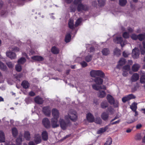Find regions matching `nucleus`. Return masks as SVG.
I'll return each instance as SVG.
<instances>
[{"label": "nucleus", "instance_id": "obj_10", "mask_svg": "<svg viewBox=\"0 0 145 145\" xmlns=\"http://www.w3.org/2000/svg\"><path fill=\"white\" fill-rule=\"evenodd\" d=\"M135 97L133 94H130L127 95L122 98V101L123 103H125L127 101L130 99H134Z\"/></svg>", "mask_w": 145, "mask_h": 145}, {"label": "nucleus", "instance_id": "obj_56", "mask_svg": "<svg viewBox=\"0 0 145 145\" xmlns=\"http://www.w3.org/2000/svg\"><path fill=\"white\" fill-rule=\"evenodd\" d=\"M127 30L128 31L129 33L132 32L133 31V29L130 27L127 28Z\"/></svg>", "mask_w": 145, "mask_h": 145}, {"label": "nucleus", "instance_id": "obj_38", "mask_svg": "<svg viewBox=\"0 0 145 145\" xmlns=\"http://www.w3.org/2000/svg\"><path fill=\"white\" fill-rule=\"evenodd\" d=\"M114 54L117 56H119L120 55L121 51L120 49L116 48L114 51Z\"/></svg>", "mask_w": 145, "mask_h": 145}, {"label": "nucleus", "instance_id": "obj_46", "mask_svg": "<svg viewBox=\"0 0 145 145\" xmlns=\"http://www.w3.org/2000/svg\"><path fill=\"white\" fill-rule=\"evenodd\" d=\"M112 142V139L110 138H108L104 145H110Z\"/></svg>", "mask_w": 145, "mask_h": 145}, {"label": "nucleus", "instance_id": "obj_44", "mask_svg": "<svg viewBox=\"0 0 145 145\" xmlns=\"http://www.w3.org/2000/svg\"><path fill=\"white\" fill-rule=\"evenodd\" d=\"M106 0H98V2L100 6H104L106 3Z\"/></svg>", "mask_w": 145, "mask_h": 145}, {"label": "nucleus", "instance_id": "obj_18", "mask_svg": "<svg viewBox=\"0 0 145 145\" xmlns=\"http://www.w3.org/2000/svg\"><path fill=\"white\" fill-rule=\"evenodd\" d=\"M102 119L104 121H106L108 120L109 117V114L105 112H103L101 115Z\"/></svg>", "mask_w": 145, "mask_h": 145}, {"label": "nucleus", "instance_id": "obj_17", "mask_svg": "<svg viewBox=\"0 0 145 145\" xmlns=\"http://www.w3.org/2000/svg\"><path fill=\"white\" fill-rule=\"evenodd\" d=\"M139 78V76L137 73H134L131 77V81L132 82H135L138 80Z\"/></svg>", "mask_w": 145, "mask_h": 145}, {"label": "nucleus", "instance_id": "obj_14", "mask_svg": "<svg viewBox=\"0 0 145 145\" xmlns=\"http://www.w3.org/2000/svg\"><path fill=\"white\" fill-rule=\"evenodd\" d=\"M34 140L35 142L37 144L40 143L41 141L40 135L39 134H36L34 137Z\"/></svg>", "mask_w": 145, "mask_h": 145}, {"label": "nucleus", "instance_id": "obj_41", "mask_svg": "<svg viewBox=\"0 0 145 145\" xmlns=\"http://www.w3.org/2000/svg\"><path fill=\"white\" fill-rule=\"evenodd\" d=\"M82 21V19L81 18H80L78 19L76 21L75 26V27H77L78 25H79Z\"/></svg>", "mask_w": 145, "mask_h": 145}, {"label": "nucleus", "instance_id": "obj_11", "mask_svg": "<svg viewBox=\"0 0 145 145\" xmlns=\"http://www.w3.org/2000/svg\"><path fill=\"white\" fill-rule=\"evenodd\" d=\"M42 123L43 125L46 128H48L50 127V122L48 118H46L43 119Z\"/></svg>", "mask_w": 145, "mask_h": 145}, {"label": "nucleus", "instance_id": "obj_64", "mask_svg": "<svg viewBox=\"0 0 145 145\" xmlns=\"http://www.w3.org/2000/svg\"><path fill=\"white\" fill-rule=\"evenodd\" d=\"M29 145H36L33 142L31 141L29 143Z\"/></svg>", "mask_w": 145, "mask_h": 145}, {"label": "nucleus", "instance_id": "obj_26", "mask_svg": "<svg viewBox=\"0 0 145 145\" xmlns=\"http://www.w3.org/2000/svg\"><path fill=\"white\" fill-rule=\"evenodd\" d=\"M143 48L141 47V45H139V48H140L141 53L142 54H144L145 53V41L142 42Z\"/></svg>", "mask_w": 145, "mask_h": 145}, {"label": "nucleus", "instance_id": "obj_32", "mask_svg": "<svg viewBox=\"0 0 145 145\" xmlns=\"http://www.w3.org/2000/svg\"><path fill=\"white\" fill-rule=\"evenodd\" d=\"M7 67L2 62L0 61V69L3 71H5L7 69Z\"/></svg>", "mask_w": 145, "mask_h": 145}, {"label": "nucleus", "instance_id": "obj_30", "mask_svg": "<svg viewBox=\"0 0 145 145\" xmlns=\"http://www.w3.org/2000/svg\"><path fill=\"white\" fill-rule=\"evenodd\" d=\"M103 54L104 55L106 56L109 54L110 51L108 48H104L101 51Z\"/></svg>", "mask_w": 145, "mask_h": 145}, {"label": "nucleus", "instance_id": "obj_23", "mask_svg": "<svg viewBox=\"0 0 145 145\" xmlns=\"http://www.w3.org/2000/svg\"><path fill=\"white\" fill-rule=\"evenodd\" d=\"M140 67V65L138 64L137 63L135 64L132 66V70L134 72H137L138 71Z\"/></svg>", "mask_w": 145, "mask_h": 145}, {"label": "nucleus", "instance_id": "obj_28", "mask_svg": "<svg viewBox=\"0 0 145 145\" xmlns=\"http://www.w3.org/2000/svg\"><path fill=\"white\" fill-rule=\"evenodd\" d=\"M71 39V36L70 33H67L65 36V41L66 42H69Z\"/></svg>", "mask_w": 145, "mask_h": 145}, {"label": "nucleus", "instance_id": "obj_19", "mask_svg": "<svg viewBox=\"0 0 145 145\" xmlns=\"http://www.w3.org/2000/svg\"><path fill=\"white\" fill-rule=\"evenodd\" d=\"M42 138L44 140H46L48 138V135L47 132L44 131L42 133Z\"/></svg>", "mask_w": 145, "mask_h": 145}, {"label": "nucleus", "instance_id": "obj_51", "mask_svg": "<svg viewBox=\"0 0 145 145\" xmlns=\"http://www.w3.org/2000/svg\"><path fill=\"white\" fill-rule=\"evenodd\" d=\"M108 110L111 114H112L114 112V110L112 107L110 106L108 108Z\"/></svg>", "mask_w": 145, "mask_h": 145}, {"label": "nucleus", "instance_id": "obj_48", "mask_svg": "<svg viewBox=\"0 0 145 145\" xmlns=\"http://www.w3.org/2000/svg\"><path fill=\"white\" fill-rule=\"evenodd\" d=\"M126 3V0H119L120 4L121 6H123L125 5Z\"/></svg>", "mask_w": 145, "mask_h": 145}, {"label": "nucleus", "instance_id": "obj_7", "mask_svg": "<svg viewBox=\"0 0 145 145\" xmlns=\"http://www.w3.org/2000/svg\"><path fill=\"white\" fill-rule=\"evenodd\" d=\"M140 54V51L137 48H135L132 50V56L134 59L138 58Z\"/></svg>", "mask_w": 145, "mask_h": 145}, {"label": "nucleus", "instance_id": "obj_9", "mask_svg": "<svg viewBox=\"0 0 145 145\" xmlns=\"http://www.w3.org/2000/svg\"><path fill=\"white\" fill-rule=\"evenodd\" d=\"M43 112L46 116H49L51 114V108L50 106L44 107L43 108Z\"/></svg>", "mask_w": 145, "mask_h": 145}, {"label": "nucleus", "instance_id": "obj_37", "mask_svg": "<svg viewBox=\"0 0 145 145\" xmlns=\"http://www.w3.org/2000/svg\"><path fill=\"white\" fill-rule=\"evenodd\" d=\"M24 137L27 140H29L30 138V134L29 132L25 131L24 133Z\"/></svg>", "mask_w": 145, "mask_h": 145}, {"label": "nucleus", "instance_id": "obj_57", "mask_svg": "<svg viewBox=\"0 0 145 145\" xmlns=\"http://www.w3.org/2000/svg\"><path fill=\"white\" fill-rule=\"evenodd\" d=\"M6 120L7 118H4L2 119L4 123L6 124H7L9 123V122L8 121Z\"/></svg>", "mask_w": 145, "mask_h": 145}, {"label": "nucleus", "instance_id": "obj_33", "mask_svg": "<svg viewBox=\"0 0 145 145\" xmlns=\"http://www.w3.org/2000/svg\"><path fill=\"white\" fill-rule=\"evenodd\" d=\"M137 108V104L135 103H133L130 106V108L133 111H135Z\"/></svg>", "mask_w": 145, "mask_h": 145}, {"label": "nucleus", "instance_id": "obj_52", "mask_svg": "<svg viewBox=\"0 0 145 145\" xmlns=\"http://www.w3.org/2000/svg\"><path fill=\"white\" fill-rule=\"evenodd\" d=\"M8 66L9 68H13L14 67V64L10 62H8L6 63Z\"/></svg>", "mask_w": 145, "mask_h": 145}, {"label": "nucleus", "instance_id": "obj_31", "mask_svg": "<svg viewBox=\"0 0 145 145\" xmlns=\"http://www.w3.org/2000/svg\"><path fill=\"white\" fill-rule=\"evenodd\" d=\"M95 82L97 84H102L103 83V80L101 78L98 77L95 79Z\"/></svg>", "mask_w": 145, "mask_h": 145}, {"label": "nucleus", "instance_id": "obj_5", "mask_svg": "<svg viewBox=\"0 0 145 145\" xmlns=\"http://www.w3.org/2000/svg\"><path fill=\"white\" fill-rule=\"evenodd\" d=\"M82 0H74V4L76 6L78 5V9H85L87 8L86 5H84L81 3Z\"/></svg>", "mask_w": 145, "mask_h": 145}, {"label": "nucleus", "instance_id": "obj_49", "mask_svg": "<svg viewBox=\"0 0 145 145\" xmlns=\"http://www.w3.org/2000/svg\"><path fill=\"white\" fill-rule=\"evenodd\" d=\"M130 36L129 34L127 32H124L123 34V37L125 39L128 38Z\"/></svg>", "mask_w": 145, "mask_h": 145}, {"label": "nucleus", "instance_id": "obj_50", "mask_svg": "<svg viewBox=\"0 0 145 145\" xmlns=\"http://www.w3.org/2000/svg\"><path fill=\"white\" fill-rule=\"evenodd\" d=\"M16 69L18 71H20L22 70L21 66L19 64H18L16 66Z\"/></svg>", "mask_w": 145, "mask_h": 145}, {"label": "nucleus", "instance_id": "obj_45", "mask_svg": "<svg viewBox=\"0 0 145 145\" xmlns=\"http://www.w3.org/2000/svg\"><path fill=\"white\" fill-rule=\"evenodd\" d=\"M130 69V66L128 65H126L123 67V71L125 72V71H128Z\"/></svg>", "mask_w": 145, "mask_h": 145}, {"label": "nucleus", "instance_id": "obj_63", "mask_svg": "<svg viewBox=\"0 0 145 145\" xmlns=\"http://www.w3.org/2000/svg\"><path fill=\"white\" fill-rule=\"evenodd\" d=\"M113 10V11H112V12H113V14H114V15H116V14H118V12L116 11V10Z\"/></svg>", "mask_w": 145, "mask_h": 145}, {"label": "nucleus", "instance_id": "obj_42", "mask_svg": "<svg viewBox=\"0 0 145 145\" xmlns=\"http://www.w3.org/2000/svg\"><path fill=\"white\" fill-rule=\"evenodd\" d=\"M140 82L141 84H145V75H142L140 77Z\"/></svg>", "mask_w": 145, "mask_h": 145}, {"label": "nucleus", "instance_id": "obj_54", "mask_svg": "<svg viewBox=\"0 0 145 145\" xmlns=\"http://www.w3.org/2000/svg\"><path fill=\"white\" fill-rule=\"evenodd\" d=\"M115 107H117L118 106V101H114V102L113 103V104H112Z\"/></svg>", "mask_w": 145, "mask_h": 145}, {"label": "nucleus", "instance_id": "obj_21", "mask_svg": "<svg viewBox=\"0 0 145 145\" xmlns=\"http://www.w3.org/2000/svg\"><path fill=\"white\" fill-rule=\"evenodd\" d=\"M21 85L25 89H27L29 86V84L28 81L26 80L23 81L21 84Z\"/></svg>", "mask_w": 145, "mask_h": 145}, {"label": "nucleus", "instance_id": "obj_36", "mask_svg": "<svg viewBox=\"0 0 145 145\" xmlns=\"http://www.w3.org/2000/svg\"><path fill=\"white\" fill-rule=\"evenodd\" d=\"M12 134L14 137H15L18 134V131L17 129L15 127L12 129Z\"/></svg>", "mask_w": 145, "mask_h": 145}, {"label": "nucleus", "instance_id": "obj_2", "mask_svg": "<svg viewBox=\"0 0 145 145\" xmlns=\"http://www.w3.org/2000/svg\"><path fill=\"white\" fill-rule=\"evenodd\" d=\"M93 88L97 90H99L97 95L99 97L102 98L105 97L106 95V93L104 90L106 89V87L104 85L99 87L95 84L92 85Z\"/></svg>", "mask_w": 145, "mask_h": 145}, {"label": "nucleus", "instance_id": "obj_34", "mask_svg": "<svg viewBox=\"0 0 145 145\" xmlns=\"http://www.w3.org/2000/svg\"><path fill=\"white\" fill-rule=\"evenodd\" d=\"M126 62V61L125 59L122 58H121L119 61L118 63V66L119 65L122 66Z\"/></svg>", "mask_w": 145, "mask_h": 145}, {"label": "nucleus", "instance_id": "obj_8", "mask_svg": "<svg viewBox=\"0 0 145 145\" xmlns=\"http://www.w3.org/2000/svg\"><path fill=\"white\" fill-rule=\"evenodd\" d=\"M58 118H52L51 120V125L53 128L57 127L59 126V123L58 121Z\"/></svg>", "mask_w": 145, "mask_h": 145}, {"label": "nucleus", "instance_id": "obj_58", "mask_svg": "<svg viewBox=\"0 0 145 145\" xmlns=\"http://www.w3.org/2000/svg\"><path fill=\"white\" fill-rule=\"evenodd\" d=\"M12 50L15 52H18L19 51V49L16 47H13V48H12Z\"/></svg>", "mask_w": 145, "mask_h": 145}, {"label": "nucleus", "instance_id": "obj_20", "mask_svg": "<svg viewBox=\"0 0 145 145\" xmlns=\"http://www.w3.org/2000/svg\"><path fill=\"white\" fill-rule=\"evenodd\" d=\"M107 99L108 102L111 104L112 105L115 101L114 98L110 95H108L107 96Z\"/></svg>", "mask_w": 145, "mask_h": 145}, {"label": "nucleus", "instance_id": "obj_61", "mask_svg": "<svg viewBox=\"0 0 145 145\" xmlns=\"http://www.w3.org/2000/svg\"><path fill=\"white\" fill-rule=\"evenodd\" d=\"M142 125L141 124H138L137 125L136 128L137 129H140L142 127Z\"/></svg>", "mask_w": 145, "mask_h": 145}, {"label": "nucleus", "instance_id": "obj_13", "mask_svg": "<svg viewBox=\"0 0 145 145\" xmlns=\"http://www.w3.org/2000/svg\"><path fill=\"white\" fill-rule=\"evenodd\" d=\"M7 56L11 59H14L16 58V56L15 53L11 52H6Z\"/></svg>", "mask_w": 145, "mask_h": 145}, {"label": "nucleus", "instance_id": "obj_15", "mask_svg": "<svg viewBox=\"0 0 145 145\" xmlns=\"http://www.w3.org/2000/svg\"><path fill=\"white\" fill-rule=\"evenodd\" d=\"M87 119L88 121L90 122H92L94 121V117L90 113H89L87 114Z\"/></svg>", "mask_w": 145, "mask_h": 145}, {"label": "nucleus", "instance_id": "obj_25", "mask_svg": "<svg viewBox=\"0 0 145 145\" xmlns=\"http://www.w3.org/2000/svg\"><path fill=\"white\" fill-rule=\"evenodd\" d=\"M5 138L4 132L2 131H0V142H4Z\"/></svg>", "mask_w": 145, "mask_h": 145}, {"label": "nucleus", "instance_id": "obj_59", "mask_svg": "<svg viewBox=\"0 0 145 145\" xmlns=\"http://www.w3.org/2000/svg\"><path fill=\"white\" fill-rule=\"evenodd\" d=\"M120 122V120H118L117 121H116L112 123H111V124L112 125H113L114 124L118 123Z\"/></svg>", "mask_w": 145, "mask_h": 145}, {"label": "nucleus", "instance_id": "obj_22", "mask_svg": "<svg viewBox=\"0 0 145 145\" xmlns=\"http://www.w3.org/2000/svg\"><path fill=\"white\" fill-rule=\"evenodd\" d=\"M31 58L34 60L38 61H42L44 59L43 57L39 56H34L32 57Z\"/></svg>", "mask_w": 145, "mask_h": 145}, {"label": "nucleus", "instance_id": "obj_1", "mask_svg": "<svg viewBox=\"0 0 145 145\" xmlns=\"http://www.w3.org/2000/svg\"><path fill=\"white\" fill-rule=\"evenodd\" d=\"M65 119L67 121L65 122L63 119L60 118L59 120V123L60 126L63 129H65L68 126V121L69 119L71 120L75 121L77 118L76 113L74 111L71 110H70L68 115L65 116Z\"/></svg>", "mask_w": 145, "mask_h": 145}, {"label": "nucleus", "instance_id": "obj_47", "mask_svg": "<svg viewBox=\"0 0 145 145\" xmlns=\"http://www.w3.org/2000/svg\"><path fill=\"white\" fill-rule=\"evenodd\" d=\"M22 142V137L21 136H20L19 138H18L16 140V145H20Z\"/></svg>", "mask_w": 145, "mask_h": 145}, {"label": "nucleus", "instance_id": "obj_16", "mask_svg": "<svg viewBox=\"0 0 145 145\" xmlns=\"http://www.w3.org/2000/svg\"><path fill=\"white\" fill-rule=\"evenodd\" d=\"M34 101L35 103L39 104H42L43 102V99L39 96H37L35 98Z\"/></svg>", "mask_w": 145, "mask_h": 145}, {"label": "nucleus", "instance_id": "obj_4", "mask_svg": "<svg viewBox=\"0 0 145 145\" xmlns=\"http://www.w3.org/2000/svg\"><path fill=\"white\" fill-rule=\"evenodd\" d=\"M113 41L114 42L117 44H120L121 47H123L124 45L127 44L126 40H123V38L121 37H117L114 39Z\"/></svg>", "mask_w": 145, "mask_h": 145}, {"label": "nucleus", "instance_id": "obj_6", "mask_svg": "<svg viewBox=\"0 0 145 145\" xmlns=\"http://www.w3.org/2000/svg\"><path fill=\"white\" fill-rule=\"evenodd\" d=\"M131 37L132 39L134 40H136L138 39L142 41L143 40L145 39V33L140 34L138 35L135 34H133L131 35Z\"/></svg>", "mask_w": 145, "mask_h": 145}, {"label": "nucleus", "instance_id": "obj_62", "mask_svg": "<svg viewBox=\"0 0 145 145\" xmlns=\"http://www.w3.org/2000/svg\"><path fill=\"white\" fill-rule=\"evenodd\" d=\"M128 71H125V72H123L122 73V74L123 76H126L128 74Z\"/></svg>", "mask_w": 145, "mask_h": 145}, {"label": "nucleus", "instance_id": "obj_29", "mask_svg": "<svg viewBox=\"0 0 145 145\" xmlns=\"http://www.w3.org/2000/svg\"><path fill=\"white\" fill-rule=\"evenodd\" d=\"M69 28L73 29L74 28V21L73 20L70 19L69 22Z\"/></svg>", "mask_w": 145, "mask_h": 145}, {"label": "nucleus", "instance_id": "obj_55", "mask_svg": "<svg viewBox=\"0 0 145 145\" xmlns=\"http://www.w3.org/2000/svg\"><path fill=\"white\" fill-rule=\"evenodd\" d=\"M130 54L127 52L124 51L123 52V56L125 57H127L128 56V55H129Z\"/></svg>", "mask_w": 145, "mask_h": 145}, {"label": "nucleus", "instance_id": "obj_53", "mask_svg": "<svg viewBox=\"0 0 145 145\" xmlns=\"http://www.w3.org/2000/svg\"><path fill=\"white\" fill-rule=\"evenodd\" d=\"M80 64L83 67H85L87 66V63L84 61L80 62Z\"/></svg>", "mask_w": 145, "mask_h": 145}, {"label": "nucleus", "instance_id": "obj_27", "mask_svg": "<svg viewBox=\"0 0 145 145\" xmlns=\"http://www.w3.org/2000/svg\"><path fill=\"white\" fill-rule=\"evenodd\" d=\"M108 103L106 101H103L101 104V106L102 108L105 109L108 107Z\"/></svg>", "mask_w": 145, "mask_h": 145}, {"label": "nucleus", "instance_id": "obj_12", "mask_svg": "<svg viewBox=\"0 0 145 145\" xmlns=\"http://www.w3.org/2000/svg\"><path fill=\"white\" fill-rule=\"evenodd\" d=\"M52 112L53 118H59V113L58 110L56 108H54L52 110Z\"/></svg>", "mask_w": 145, "mask_h": 145}, {"label": "nucleus", "instance_id": "obj_39", "mask_svg": "<svg viewBox=\"0 0 145 145\" xmlns=\"http://www.w3.org/2000/svg\"><path fill=\"white\" fill-rule=\"evenodd\" d=\"M92 56L91 55H88L85 57V60L87 62H90L92 59Z\"/></svg>", "mask_w": 145, "mask_h": 145}, {"label": "nucleus", "instance_id": "obj_3", "mask_svg": "<svg viewBox=\"0 0 145 145\" xmlns=\"http://www.w3.org/2000/svg\"><path fill=\"white\" fill-rule=\"evenodd\" d=\"M91 76L93 77L99 76L101 77H104V73L100 70H92L90 72Z\"/></svg>", "mask_w": 145, "mask_h": 145}, {"label": "nucleus", "instance_id": "obj_40", "mask_svg": "<svg viewBox=\"0 0 145 145\" xmlns=\"http://www.w3.org/2000/svg\"><path fill=\"white\" fill-rule=\"evenodd\" d=\"M25 61V59L24 58L22 57L18 60V64H22L24 63Z\"/></svg>", "mask_w": 145, "mask_h": 145}, {"label": "nucleus", "instance_id": "obj_24", "mask_svg": "<svg viewBox=\"0 0 145 145\" xmlns=\"http://www.w3.org/2000/svg\"><path fill=\"white\" fill-rule=\"evenodd\" d=\"M108 128V127L106 126L104 127L100 128L97 132L98 134H101L105 132Z\"/></svg>", "mask_w": 145, "mask_h": 145}, {"label": "nucleus", "instance_id": "obj_35", "mask_svg": "<svg viewBox=\"0 0 145 145\" xmlns=\"http://www.w3.org/2000/svg\"><path fill=\"white\" fill-rule=\"evenodd\" d=\"M51 51L53 54H57L59 52V50L55 46L53 47L52 48Z\"/></svg>", "mask_w": 145, "mask_h": 145}, {"label": "nucleus", "instance_id": "obj_60", "mask_svg": "<svg viewBox=\"0 0 145 145\" xmlns=\"http://www.w3.org/2000/svg\"><path fill=\"white\" fill-rule=\"evenodd\" d=\"M29 95L31 96H33L35 95V93L31 91L29 93Z\"/></svg>", "mask_w": 145, "mask_h": 145}, {"label": "nucleus", "instance_id": "obj_43", "mask_svg": "<svg viewBox=\"0 0 145 145\" xmlns=\"http://www.w3.org/2000/svg\"><path fill=\"white\" fill-rule=\"evenodd\" d=\"M94 122L96 123L101 124L102 123V120L100 118H97L95 120L94 119Z\"/></svg>", "mask_w": 145, "mask_h": 145}]
</instances>
